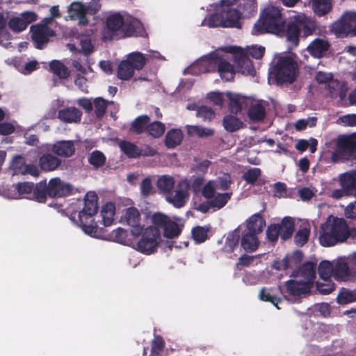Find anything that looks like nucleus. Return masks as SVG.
<instances>
[{"label":"nucleus","mask_w":356,"mask_h":356,"mask_svg":"<svg viewBox=\"0 0 356 356\" xmlns=\"http://www.w3.org/2000/svg\"><path fill=\"white\" fill-rule=\"evenodd\" d=\"M163 236L167 238H174L179 236L181 228L171 218L169 220L163 229Z\"/></svg>","instance_id":"de8ad7c7"},{"label":"nucleus","mask_w":356,"mask_h":356,"mask_svg":"<svg viewBox=\"0 0 356 356\" xmlns=\"http://www.w3.org/2000/svg\"><path fill=\"white\" fill-rule=\"evenodd\" d=\"M61 164V160L51 154H43L39 160V165L44 171H53Z\"/></svg>","instance_id":"2f4dec72"},{"label":"nucleus","mask_w":356,"mask_h":356,"mask_svg":"<svg viewBox=\"0 0 356 356\" xmlns=\"http://www.w3.org/2000/svg\"><path fill=\"white\" fill-rule=\"evenodd\" d=\"M286 17L282 8L268 5L261 10L259 19L254 25L255 34L272 33L279 35L284 31Z\"/></svg>","instance_id":"f03ea898"},{"label":"nucleus","mask_w":356,"mask_h":356,"mask_svg":"<svg viewBox=\"0 0 356 356\" xmlns=\"http://www.w3.org/2000/svg\"><path fill=\"white\" fill-rule=\"evenodd\" d=\"M183 134L180 129H172L168 131L165 137V145L168 148L172 149L181 144Z\"/></svg>","instance_id":"e433bc0d"},{"label":"nucleus","mask_w":356,"mask_h":356,"mask_svg":"<svg viewBox=\"0 0 356 356\" xmlns=\"http://www.w3.org/2000/svg\"><path fill=\"white\" fill-rule=\"evenodd\" d=\"M115 204L112 202H108L102 207L101 215L102 216L103 224L104 226L108 227L112 225L115 215Z\"/></svg>","instance_id":"c03bdc74"},{"label":"nucleus","mask_w":356,"mask_h":356,"mask_svg":"<svg viewBox=\"0 0 356 356\" xmlns=\"http://www.w3.org/2000/svg\"><path fill=\"white\" fill-rule=\"evenodd\" d=\"M26 165L24 159L22 156H15L10 163V168L15 174H23Z\"/></svg>","instance_id":"680f3d73"},{"label":"nucleus","mask_w":356,"mask_h":356,"mask_svg":"<svg viewBox=\"0 0 356 356\" xmlns=\"http://www.w3.org/2000/svg\"><path fill=\"white\" fill-rule=\"evenodd\" d=\"M334 266L329 261H322L320 262L318 268V272L320 277L327 282L333 275Z\"/></svg>","instance_id":"8fccbe9b"},{"label":"nucleus","mask_w":356,"mask_h":356,"mask_svg":"<svg viewBox=\"0 0 356 356\" xmlns=\"http://www.w3.org/2000/svg\"><path fill=\"white\" fill-rule=\"evenodd\" d=\"M282 33L285 34L288 42L294 46H298L301 33L295 16L287 24H286L284 31Z\"/></svg>","instance_id":"393cba45"},{"label":"nucleus","mask_w":356,"mask_h":356,"mask_svg":"<svg viewBox=\"0 0 356 356\" xmlns=\"http://www.w3.org/2000/svg\"><path fill=\"white\" fill-rule=\"evenodd\" d=\"M140 240L137 243V250L146 254H150L156 250L159 245L158 232L154 229L147 227L143 231Z\"/></svg>","instance_id":"6e6552de"},{"label":"nucleus","mask_w":356,"mask_h":356,"mask_svg":"<svg viewBox=\"0 0 356 356\" xmlns=\"http://www.w3.org/2000/svg\"><path fill=\"white\" fill-rule=\"evenodd\" d=\"M350 236V229L346 220L330 215L321 226L319 242L323 247H331L343 243Z\"/></svg>","instance_id":"f257e3e1"},{"label":"nucleus","mask_w":356,"mask_h":356,"mask_svg":"<svg viewBox=\"0 0 356 356\" xmlns=\"http://www.w3.org/2000/svg\"><path fill=\"white\" fill-rule=\"evenodd\" d=\"M266 227V220L261 213H257L251 216L246 220V228L248 232L259 234Z\"/></svg>","instance_id":"bb28decb"},{"label":"nucleus","mask_w":356,"mask_h":356,"mask_svg":"<svg viewBox=\"0 0 356 356\" xmlns=\"http://www.w3.org/2000/svg\"><path fill=\"white\" fill-rule=\"evenodd\" d=\"M34 200L38 202H45L47 195L49 196V187L46 182L40 181L34 185L33 190Z\"/></svg>","instance_id":"a18cd8bd"},{"label":"nucleus","mask_w":356,"mask_h":356,"mask_svg":"<svg viewBox=\"0 0 356 356\" xmlns=\"http://www.w3.org/2000/svg\"><path fill=\"white\" fill-rule=\"evenodd\" d=\"M49 70L60 79H67L70 75L68 67L58 60H54L50 62Z\"/></svg>","instance_id":"4c0bfd02"},{"label":"nucleus","mask_w":356,"mask_h":356,"mask_svg":"<svg viewBox=\"0 0 356 356\" xmlns=\"http://www.w3.org/2000/svg\"><path fill=\"white\" fill-rule=\"evenodd\" d=\"M222 6L225 16V20L227 28H241V13L236 8L230 7L232 1L230 0H221Z\"/></svg>","instance_id":"2eb2a0df"},{"label":"nucleus","mask_w":356,"mask_h":356,"mask_svg":"<svg viewBox=\"0 0 356 356\" xmlns=\"http://www.w3.org/2000/svg\"><path fill=\"white\" fill-rule=\"evenodd\" d=\"M286 255L289 258L290 268L299 266L303 258V254L300 250H296L292 254Z\"/></svg>","instance_id":"774afa93"},{"label":"nucleus","mask_w":356,"mask_h":356,"mask_svg":"<svg viewBox=\"0 0 356 356\" xmlns=\"http://www.w3.org/2000/svg\"><path fill=\"white\" fill-rule=\"evenodd\" d=\"M197 116L204 121H211L215 118V112L211 108L203 105L197 108Z\"/></svg>","instance_id":"052dcab7"},{"label":"nucleus","mask_w":356,"mask_h":356,"mask_svg":"<svg viewBox=\"0 0 356 356\" xmlns=\"http://www.w3.org/2000/svg\"><path fill=\"white\" fill-rule=\"evenodd\" d=\"M333 277L337 281H348L356 278V271L350 269L346 261H339L334 267Z\"/></svg>","instance_id":"412c9836"},{"label":"nucleus","mask_w":356,"mask_h":356,"mask_svg":"<svg viewBox=\"0 0 356 356\" xmlns=\"http://www.w3.org/2000/svg\"><path fill=\"white\" fill-rule=\"evenodd\" d=\"M330 45L327 40L322 38L314 39L307 47L309 53L315 58H321L328 51Z\"/></svg>","instance_id":"a878e982"},{"label":"nucleus","mask_w":356,"mask_h":356,"mask_svg":"<svg viewBox=\"0 0 356 356\" xmlns=\"http://www.w3.org/2000/svg\"><path fill=\"white\" fill-rule=\"evenodd\" d=\"M222 6L216 13L211 14L208 19V24L210 27H225L227 28V25L225 20Z\"/></svg>","instance_id":"49530a36"},{"label":"nucleus","mask_w":356,"mask_h":356,"mask_svg":"<svg viewBox=\"0 0 356 356\" xmlns=\"http://www.w3.org/2000/svg\"><path fill=\"white\" fill-rule=\"evenodd\" d=\"M34 185L33 182H19L15 185V189L19 195L30 194L33 192Z\"/></svg>","instance_id":"69168bd1"},{"label":"nucleus","mask_w":356,"mask_h":356,"mask_svg":"<svg viewBox=\"0 0 356 356\" xmlns=\"http://www.w3.org/2000/svg\"><path fill=\"white\" fill-rule=\"evenodd\" d=\"M330 30L337 37L356 36V11H345L340 18L330 26Z\"/></svg>","instance_id":"423d86ee"},{"label":"nucleus","mask_w":356,"mask_h":356,"mask_svg":"<svg viewBox=\"0 0 356 356\" xmlns=\"http://www.w3.org/2000/svg\"><path fill=\"white\" fill-rule=\"evenodd\" d=\"M122 219L131 227V232L133 236H139L142 234L144 225L141 224L140 213L136 207H128Z\"/></svg>","instance_id":"1a4fd4ad"},{"label":"nucleus","mask_w":356,"mask_h":356,"mask_svg":"<svg viewBox=\"0 0 356 356\" xmlns=\"http://www.w3.org/2000/svg\"><path fill=\"white\" fill-rule=\"evenodd\" d=\"M214 63L218 67L220 78L225 81H231L234 79L235 70L234 65L223 58H217Z\"/></svg>","instance_id":"5701e85b"},{"label":"nucleus","mask_w":356,"mask_h":356,"mask_svg":"<svg viewBox=\"0 0 356 356\" xmlns=\"http://www.w3.org/2000/svg\"><path fill=\"white\" fill-rule=\"evenodd\" d=\"M314 13L322 17L330 13L333 7L332 0H311Z\"/></svg>","instance_id":"f704fd0d"},{"label":"nucleus","mask_w":356,"mask_h":356,"mask_svg":"<svg viewBox=\"0 0 356 356\" xmlns=\"http://www.w3.org/2000/svg\"><path fill=\"white\" fill-rule=\"evenodd\" d=\"M49 197H63L73 193V186L58 177L51 179L48 183Z\"/></svg>","instance_id":"4468645a"},{"label":"nucleus","mask_w":356,"mask_h":356,"mask_svg":"<svg viewBox=\"0 0 356 356\" xmlns=\"http://www.w3.org/2000/svg\"><path fill=\"white\" fill-rule=\"evenodd\" d=\"M87 10L83 3L78 1L72 3L67 10L70 18L72 20L78 19L79 24L81 26H86L88 23Z\"/></svg>","instance_id":"aec40b11"},{"label":"nucleus","mask_w":356,"mask_h":356,"mask_svg":"<svg viewBox=\"0 0 356 356\" xmlns=\"http://www.w3.org/2000/svg\"><path fill=\"white\" fill-rule=\"evenodd\" d=\"M240 236V232L238 229L229 233L226 236L225 245L222 248L221 251L225 253L233 252L238 244Z\"/></svg>","instance_id":"c9c22d12"},{"label":"nucleus","mask_w":356,"mask_h":356,"mask_svg":"<svg viewBox=\"0 0 356 356\" xmlns=\"http://www.w3.org/2000/svg\"><path fill=\"white\" fill-rule=\"evenodd\" d=\"M280 227L279 224L270 225L266 230L267 238L273 243L277 241L279 236H280Z\"/></svg>","instance_id":"e2e57ef3"},{"label":"nucleus","mask_w":356,"mask_h":356,"mask_svg":"<svg viewBox=\"0 0 356 356\" xmlns=\"http://www.w3.org/2000/svg\"><path fill=\"white\" fill-rule=\"evenodd\" d=\"M209 229L201 226H197L192 229L193 239L200 243L204 242L208 237Z\"/></svg>","instance_id":"4d7b16f0"},{"label":"nucleus","mask_w":356,"mask_h":356,"mask_svg":"<svg viewBox=\"0 0 356 356\" xmlns=\"http://www.w3.org/2000/svg\"><path fill=\"white\" fill-rule=\"evenodd\" d=\"M119 147L121 151L128 157V158H138L140 155H146V156H154L156 154V151L150 148L149 149L148 153H143L142 150L134 143L123 140L120 142L119 144Z\"/></svg>","instance_id":"4be33fe9"},{"label":"nucleus","mask_w":356,"mask_h":356,"mask_svg":"<svg viewBox=\"0 0 356 356\" xmlns=\"http://www.w3.org/2000/svg\"><path fill=\"white\" fill-rule=\"evenodd\" d=\"M170 219V217L166 214L161 212H156L151 217L152 225L148 227L154 229L158 232L159 236H161V229L163 231L166 223H168Z\"/></svg>","instance_id":"58836bf2"},{"label":"nucleus","mask_w":356,"mask_h":356,"mask_svg":"<svg viewBox=\"0 0 356 356\" xmlns=\"http://www.w3.org/2000/svg\"><path fill=\"white\" fill-rule=\"evenodd\" d=\"M31 30L32 40L38 49H42L44 44L49 42V38L55 35L54 31L45 24L32 26Z\"/></svg>","instance_id":"9b49d317"},{"label":"nucleus","mask_w":356,"mask_h":356,"mask_svg":"<svg viewBox=\"0 0 356 356\" xmlns=\"http://www.w3.org/2000/svg\"><path fill=\"white\" fill-rule=\"evenodd\" d=\"M356 152V132L339 138L336 152L342 158L348 159Z\"/></svg>","instance_id":"9d476101"},{"label":"nucleus","mask_w":356,"mask_h":356,"mask_svg":"<svg viewBox=\"0 0 356 356\" xmlns=\"http://www.w3.org/2000/svg\"><path fill=\"white\" fill-rule=\"evenodd\" d=\"M37 19L33 12H24L19 17H13L9 19L8 26L14 33H20L24 31L29 24Z\"/></svg>","instance_id":"f8f14e48"},{"label":"nucleus","mask_w":356,"mask_h":356,"mask_svg":"<svg viewBox=\"0 0 356 356\" xmlns=\"http://www.w3.org/2000/svg\"><path fill=\"white\" fill-rule=\"evenodd\" d=\"M113 102H108L102 97H97L94 99L95 114L97 118L102 119L106 114L108 104Z\"/></svg>","instance_id":"3c124183"},{"label":"nucleus","mask_w":356,"mask_h":356,"mask_svg":"<svg viewBox=\"0 0 356 356\" xmlns=\"http://www.w3.org/2000/svg\"><path fill=\"white\" fill-rule=\"evenodd\" d=\"M269 73L277 85H287L293 83L296 80L299 74V68L297 62L291 57L281 56L270 68Z\"/></svg>","instance_id":"7ed1b4c3"},{"label":"nucleus","mask_w":356,"mask_h":356,"mask_svg":"<svg viewBox=\"0 0 356 356\" xmlns=\"http://www.w3.org/2000/svg\"><path fill=\"white\" fill-rule=\"evenodd\" d=\"M232 193H218L211 200L213 208L220 209L224 207L231 199Z\"/></svg>","instance_id":"603ef678"},{"label":"nucleus","mask_w":356,"mask_h":356,"mask_svg":"<svg viewBox=\"0 0 356 356\" xmlns=\"http://www.w3.org/2000/svg\"><path fill=\"white\" fill-rule=\"evenodd\" d=\"M190 186L188 179L180 181L177 185L175 193L172 191L168 194L165 196V200L175 208L179 209L184 207L189 198Z\"/></svg>","instance_id":"0eeeda50"},{"label":"nucleus","mask_w":356,"mask_h":356,"mask_svg":"<svg viewBox=\"0 0 356 356\" xmlns=\"http://www.w3.org/2000/svg\"><path fill=\"white\" fill-rule=\"evenodd\" d=\"M261 170L258 168H253L249 169L243 175V179L250 184H254L258 178L261 176Z\"/></svg>","instance_id":"bf43d9fd"},{"label":"nucleus","mask_w":356,"mask_h":356,"mask_svg":"<svg viewBox=\"0 0 356 356\" xmlns=\"http://www.w3.org/2000/svg\"><path fill=\"white\" fill-rule=\"evenodd\" d=\"M258 234L247 232L242 235L241 244L247 252H254L259 245Z\"/></svg>","instance_id":"7c9ffc66"},{"label":"nucleus","mask_w":356,"mask_h":356,"mask_svg":"<svg viewBox=\"0 0 356 356\" xmlns=\"http://www.w3.org/2000/svg\"><path fill=\"white\" fill-rule=\"evenodd\" d=\"M124 18L119 14L115 13L106 18L105 36L109 39H119L120 33L123 28Z\"/></svg>","instance_id":"ddd939ff"},{"label":"nucleus","mask_w":356,"mask_h":356,"mask_svg":"<svg viewBox=\"0 0 356 356\" xmlns=\"http://www.w3.org/2000/svg\"><path fill=\"white\" fill-rule=\"evenodd\" d=\"M165 129L164 124L159 121H154L152 123L149 122L147 131L153 138H159L163 134Z\"/></svg>","instance_id":"6e6d98bb"},{"label":"nucleus","mask_w":356,"mask_h":356,"mask_svg":"<svg viewBox=\"0 0 356 356\" xmlns=\"http://www.w3.org/2000/svg\"><path fill=\"white\" fill-rule=\"evenodd\" d=\"M226 97L229 99V110L231 113L238 115L243 108L248 106L250 99L239 94H233L231 92H226Z\"/></svg>","instance_id":"f3484780"},{"label":"nucleus","mask_w":356,"mask_h":356,"mask_svg":"<svg viewBox=\"0 0 356 356\" xmlns=\"http://www.w3.org/2000/svg\"><path fill=\"white\" fill-rule=\"evenodd\" d=\"M216 188L213 181L207 182L202 188V195L207 200H211L216 194Z\"/></svg>","instance_id":"338daca9"},{"label":"nucleus","mask_w":356,"mask_h":356,"mask_svg":"<svg viewBox=\"0 0 356 356\" xmlns=\"http://www.w3.org/2000/svg\"><path fill=\"white\" fill-rule=\"evenodd\" d=\"M175 185V180L170 175H162L156 181V187L159 193L164 195L165 197L173 191Z\"/></svg>","instance_id":"473e14b6"},{"label":"nucleus","mask_w":356,"mask_h":356,"mask_svg":"<svg viewBox=\"0 0 356 356\" xmlns=\"http://www.w3.org/2000/svg\"><path fill=\"white\" fill-rule=\"evenodd\" d=\"M234 58L238 72L245 75L255 76L256 70L252 61L244 50L240 49L236 52Z\"/></svg>","instance_id":"dca6fc26"},{"label":"nucleus","mask_w":356,"mask_h":356,"mask_svg":"<svg viewBox=\"0 0 356 356\" xmlns=\"http://www.w3.org/2000/svg\"><path fill=\"white\" fill-rule=\"evenodd\" d=\"M316 289L323 295L331 293L335 289V284L332 283L330 279L325 282H316Z\"/></svg>","instance_id":"0e129e2a"},{"label":"nucleus","mask_w":356,"mask_h":356,"mask_svg":"<svg viewBox=\"0 0 356 356\" xmlns=\"http://www.w3.org/2000/svg\"><path fill=\"white\" fill-rule=\"evenodd\" d=\"M248 115L253 122L262 121L266 117V109L261 104L251 105L249 107Z\"/></svg>","instance_id":"37998d69"},{"label":"nucleus","mask_w":356,"mask_h":356,"mask_svg":"<svg viewBox=\"0 0 356 356\" xmlns=\"http://www.w3.org/2000/svg\"><path fill=\"white\" fill-rule=\"evenodd\" d=\"M145 55L139 51L129 54L126 59L122 60L118 65L117 76L118 79L127 81L131 79L136 70H141L147 63Z\"/></svg>","instance_id":"39448f33"},{"label":"nucleus","mask_w":356,"mask_h":356,"mask_svg":"<svg viewBox=\"0 0 356 356\" xmlns=\"http://www.w3.org/2000/svg\"><path fill=\"white\" fill-rule=\"evenodd\" d=\"M82 113L75 107H68L58 111V118L64 122H77L81 120Z\"/></svg>","instance_id":"cd10ccee"},{"label":"nucleus","mask_w":356,"mask_h":356,"mask_svg":"<svg viewBox=\"0 0 356 356\" xmlns=\"http://www.w3.org/2000/svg\"><path fill=\"white\" fill-rule=\"evenodd\" d=\"M259 297L261 300L270 302L274 306H275L277 309H280V307L278 306V305L282 302V299L277 297L276 296L271 294L267 291L266 288L264 287L260 290Z\"/></svg>","instance_id":"5fc2aeb1"},{"label":"nucleus","mask_w":356,"mask_h":356,"mask_svg":"<svg viewBox=\"0 0 356 356\" xmlns=\"http://www.w3.org/2000/svg\"><path fill=\"white\" fill-rule=\"evenodd\" d=\"M286 293L295 298H300L302 296L310 292V286L302 280H290L285 283Z\"/></svg>","instance_id":"6ab92c4d"},{"label":"nucleus","mask_w":356,"mask_h":356,"mask_svg":"<svg viewBox=\"0 0 356 356\" xmlns=\"http://www.w3.org/2000/svg\"><path fill=\"white\" fill-rule=\"evenodd\" d=\"M337 302L340 305H346L356 301V289L350 291L346 288H341L337 298Z\"/></svg>","instance_id":"09e8293b"},{"label":"nucleus","mask_w":356,"mask_h":356,"mask_svg":"<svg viewBox=\"0 0 356 356\" xmlns=\"http://www.w3.org/2000/svg\"><path fill=\"white\" fill-rule=\"evenodd\" d=\"M75 146L72 140H59L56 142L51 147V151L56 155L68 158L74 155Z\"/></svg>","instance_id":"b1692460"},{"label":"nucleus","mask_w":356,"mask_h":356,"mask_svg":"<svg viewBox=\"0 0 356 356\" xmlns=\"http://www.w3.org/2000/svg\"><path fill=\"white\" fill-rule=\"evenodd\" d=\"M88 161L92 166L93 169L97 170L105 165L106 157L102 152L94 150L89 154Z\"/></svg>","instance_id":"a19ab883"},{"label":"nucleus","mask_w":356,"mask_h":356,"mask_svg":"<svg viewBox=\"0 0 356 356\" xmlns=\"http://www.w3.org/2000/svg\"><path fill=\"white\" fill-rule=\"evenodd\" d=\"M340 184L343 191L347 195L353 194L356 191V171L342 175Z\"/></svg>","instance_id":"c85d7f7f"},{"label":"nucleus","mask_w":356,"mask_h":356,"mask_svg":"<svg viewBox=\"0 0 356 356\" xmlns=\"http://www.w3.org/2000/svg\"><path fill=\"white\" fill-rule=\"evenodd\" d=\"M300 33L304 38L312 35L319 27L316 21L305 15H295Z\"/></svg>","instance_id":"a211bd4d"},{"label":"nucleus","mask_w":356,"mask_h":356,"mask_svg":"<svg viewBox=\"0 0 356 356\" xmlns=\"http://www.w3.org/2000/svg\"><path fill=\"white\" fill-rule=\"evenodd\" d=\"M165 342L161 336H155L152 341L151 354L153 356H159L163 350Z\"/></svg>","instance_id":"13d9d810"},{"label":"nucleus","mask_w":356,"mask_h":356,"mask_svg":"<svg viewBox=\"0 0 356 356\" xmlns=\"http://www.w3.org/2000/svg\"><path fill=\"white\" fill-rule=\"evenodd\" d=\"M279 224L280 229V238L283 241L289 239L295 230V220L289 216L284 217Z\"/></svg>","instance_id":"c756f323"},{"label":"nucleus","mask_w":356,"mask_h":356,"mask_svg":"<svg viewBox=\"0 0 356 356\" xmlns=\"http://www.w3.org/2000/svg\"><path fill=\"white\" fill-rule=\"evenodd\" d=\"M225 129L229 132H234L243 126V122L238 118L232 115H226L222 120Z\"/></svg>","instance_id":"ea45409f"},{"label":"nucleus","mask_w":356,"mask_h":356,"mask_svg":"<svg viewBox=\"0 0 356 356\" xmlns=\"http://www.w3.org/2000/svg\"><path fill=\"white\" fill-rule=\"evenodd\" d=\"M298 273L304 278L302 281L311 286L316 277V264L312 261L305 263L300 268Z\"/></svg>","instance_id":"72a5a7b5"},{"label":"nucleus","mask_w":356,"mask_h":356,"mask_svg":"<svg viewBox=\"0 0 356 356\" xmlns=\"http://www.w3.org/2000/svg\"><path fill=\"white\" fill-rule=\"evenodd\" d=\"M98 211V197L95 192H88L84 197V206L79 212V220L82 229L90 235L96 233L97 226L92 217Z\"/></svg>","instance_id":"20e7f679"},{"label":"nucleus","mask_w":356,"mask_h":356,"mask_svg":"<svg viewBox=\"0 0 356 356\" xmlns=\"http://www.w3.org/2000/svg\"><path fill=\"white\" fill-rule=\"evenodd\" d=\"M310 235V228L309 227H302L300 229L294 236V242L295 243L300 247L305 245Z\"/></svg>","instance_id":"864d4df0"},{"label":"nucleus","mask_w":356,"mask_h":356,"mask_svg":"<svg viewBox=\"0 0 356 356\" xmlns=\"http://www.w3.org/2000/svg\"><path fill=\"white\" fill-rule=\"evenodd\" d=\"M150 118L148 115H140L133 121L131 124V130L137 134H140L145 130H147Z\"/></svg>","instance_id":"79ce46f5"}]
</instances>
